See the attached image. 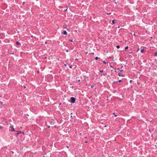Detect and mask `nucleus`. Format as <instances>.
Returning <instances> with one entry per match:
<instances>
[{"instance_id":"nucleus-1","label":"nucleus","mask_w":157,"mask_h":157,"mask_svg":"<svg viewBox=\"0 0 157 157\" xmlns=\"http://www.w3.org/2000/svg\"><path fill=\"white\" fill-rule=\"evenodd\" d=\"M75 98L72 97L71 98L70 102L71 103H73L75 102Z\"/></svg>"},{"instance_id":"nucleus-2","label":"nucleus","mask_w":157,"mask_h":157,"mask_svg":"<svg viewBox=\"0 0 157 157\" xmlns=\"http://www.w3.org/2000/svg\"><path fill=\"white\" fill-rule=\"evenodd\" d=\"M62 34L65 35H67V33L66 31H63L62 32Z\"/></svg>"},{"instance_id":"nucleus-3","label":"nucleus","mask_w":157,"mask_h":157,"mask_svg":"<svg viewBox=\"0 0 157 157\" xmlns=\"http://www.w3.org/2000/svg\"><path fill=\"white\" fill-rule=\"evenodd\" d=\"M10 128H11V131H15V130H14V128H13V125H12L10 127Z\"/></svg>"},{"instance_id":"nucleus-4","label":"nucleus","mask_w":157,"mask_h":157,"mask_svg":"<svg viewBox=\"0 0 157 157\" xmlns=\"http://www.w3.org/2000/svg\"><path fill=\"white\" fill-rule=\"evenodd\" d=\"M16 132H17V133L15 134V135L16 136H17L19 134L21 133V132L20 131H17Z\"/></svg>"},{"instance_id":"nucleus-5","label":"nucleus","mask_w":157,"mask_h":157,"mask_svg":"<svg viewBox=\"0 0 157 157\" xmlns=\"http://www.w3.org/2000/svg\"><path fill=\"white\" fill-rule=\"evenodd\" d=\"M118 76H121V77H124V75H122L121 74V73H119L118 74Z\"/></svg>"},{"instance_id":"nucleus-6","label":"nucleus","mask_w":157,"mask_h":157,"mask_svg":"<svg viewBox=\"0 0 157 157\" xmlns=\"http://www.w3.org/2000/svg\"><path fill=\"white\" fill-rule=\"evenodd\" d=\"M16 44L17 45H21V44L18 41H16Z\"/></svg>"},{"instance_id":"nucleus-7","label":"nucleus","mask_w":157,"mask_h":157,"mask_svg":"<svg viewBox=\"0 0 157 157\" xmlns=\"http://www.w3.org/2000/svg\"><path fill=\"white\" fill-rule=\"evenodd\" d=\"M98 59H100V58H98L97 57H96L95 58V59L96 60H97Z\"/></svg>"},{"instance_id":"nucleus-8","label":"nucleus","mask_w":157,"mask_h":157,"mask_svg":"<svg viewBox=\"0 0 157 157\" xmlns=\"http://www.w3.org/2000/svg\"><path fill=\"white\" fill-rule=\"evenodd\" d=\"M144 49H142L141 51H140V52L141 53H143L144 52Z\"/></svg>"},{"instance_id":"nucleus-9","label":"nucleus","mask_w":157,"mask_h":157,"mask_svg":"<svg viewBox=\"0 0 157 157\" xmlns=\"http://www.w3.org/2000/svg\"><path fill=\"white\" fill-rule=\"evenodd\" d=\"M154 55L155 56H157V52H155Z\"/></svg>"},{"instance_id":"nucleus-10","label":"nucleus","mask_w":157,"mask_h":157,"mask_svg":"<svg viewBox=\"0 0 157 157\" xmlns=\"http://www.w3.org/2000/svg\"><path fill=\"white\" fill-rule=\"evenodd\" d=\"M115 21L114 20H112V22L113 24H114L115 23Z\"/></svg>"},{"instance_id":"nucleus-11","label":"nucleus","mask_w":157,"mask_h":157,"mask_svg":"<svg viewBox=\"0 0 157 157\" xmlns=\"http://www.w3.org/2000/svg\"><path fill=\"white\" fill-rule=\"evenodd\" d=\"M128 46H126V47H125V50H127V49H128Z\"/></svg>"},{"instance_id":"nucleus-12","label":"nucleus","mask_w":157,"mask_h":157,"mask_svg":"<svg viewBox=\"0 0 157 157\" xmlns=\"http://www.w3.org/2000/svg\"><path fill=\"white\" fill-rule=\"evenodd\" d=\"M116 47L117 49H119L120 48V46L119 45H117V46Z\"/></svg>"},{"instance_id":"nucleus-13","label":"nucleus","mask_w":157,"mask_h":157,"mask_svg":"<svg viewBox=\"0 0 157 157\" xmlns=\"http://www.w3.org/2000/svg\"><path fill=\"white\" fill-rule=\"evenodd\" d=\"M67 26L66 25H63V28H65Z\"/></svg>"},{"instance_id":"nucleus-14","label":"nucleus","mask_w":157,"mask_h":157,"mask_svg":"<svg viewBox=\"0 0 157 157\" xmlns=\"http://www.w3.org/2000/svg\"><path fill=\"white\" fill-rule=\"evenodd\" d=\"M103 63L105 64H106V63L105 62V61H103Z\"/></svg>"},{"instance_id":"nucleus-15","label":"nucleus","mask_w":157,"mask_h":157,"mask_svg":"<svg viewBox=\"0 0 157 157\" xmlns=\"http://www.w3.org/2000/svg\"><path fill=\"white\" fill-rule=\"evenodd\" d=\"M0 103L1 104V105H3V102L2 101H0Z\"/></svg>"},{"instance_id":"nucleus-16","label":"nucleus","mask_w":157,"mask_h":157,"mask_svg":"<svg viewBox=\"0 0 157 157\" xmlns=\"http://www.w3.org/2000/svg\"><path fill=\"white\" fill-rule=\"evenodd\" d=\"M113 115H114V116H115V117H117V115H115V113H113Z\"/></svg>"},{"instance_id":"nucleus-17","label":"nucleus","mask_w":157,"mask_h":157,"mask_svg":"<svg viewBox=\"0 0 157 157\" xmlns=\"http://www.w3.org/2000/svg\"><path fill=\"white\" fill-rule=\"evenodd\" d=\"M69 67L70 68H72V65H71V66H69Z\"/></svg>"},{"instance_id":"nucleus-18","label":"nucleus","mask_w":157,"mask_h":157,"mask_svg":"<svg viewBox=\"0 0 157 157\" xmlns=\"http://www.w3.org/2000/svg\"><path fill=\"white\" fill-rule=\"evenodd\" d=\"M103 70H101V71H100V72H103Z\"/></svg>"},{"instance_id":"nucleus-19","label":"nucleus","mask_w":157,"mask_h":157,"mask_svg":"<svg viewBox=\"0 0 157 157\" xmlns=\"http://www.w3.org/2000/svg\"><path fill=\"white\" fill-rule=\"evenodd\" d=\"M69 41H71V42H73V40H72V39H70V40H69Z\"/></svg>"},{"instance_id":"nucleus-20","label":"nucleus","mask_w":157,"mask_h":157,"mask_svg":"<svg viewBox=\"0 0 157 157\" xmlns=\"http://www.w3.org/2000/svg\"><path fill=\"white\" fill-rule=\"evenodd\" d=\"M123 70H120V72H123Z\"/></svg>"},{"instance_id":"nucleus-21","label":"nucleus","mask_w":157,"mask_h":157,"mask_svg":"<svg viewBox=\"0 0 157 157\" xmlns=\"http://www.w3.org/2000/svg\"><path fill=\"white\" fill-rule=\"evenodd\" d=\"M121 81H122V80H119L118 81V82H121Z\"/></svg>"},{"instance_id":"nucleus-22","label":"nucleus","mask_w":157,"mask_h":157,"mask_svg":"<svg viewBox=\"0 0 157 157\" xmlns=\"http://www.w3.org/2000/svg\"><path fill=\"white\" fill-rule=\"evenodd\" d=\"M94 87V85H91V88H93Z\"/></svg>"},{"instance_id":"nucleus-23","label":"nucleus","mask_w":157,"mask_h":157,"mask_svg":"<svg viewBox=\"0 0 157 157\" xmlns=\"http://www.w3.org/2000/svg\"><path fill=\"white\" fill-rule=\"evenodd\" d=\"M139 50H140V49H139V48H138L137 49V52H138L139 51Z\"/></svg>"},{"instance_id":"nucleus-24","label":"nucleus","mask_w":157,"mask_h":157,"mask_svg":"<svg viewBox=\"0 0 157 157\" xmlns=\"http://www.w3.org/2000/svg\"><path fill=\"white\" fill-rule=\"evenodd\" d=\"M110 13H107V14L108 15H110Z\"/></svg>"},{"instance_id":"nucleus-25","label":"nucleus","mask_w":157,"mask_h":157,"mask_svg":"<svg viewBox=\"0 0 157 157\" xmlns=\"http://www.w3.org/2000/svg\"><path fill=\"white\" fill-rule=\"evenodd\" d=\"M2 127L1 126H0V129H2Z\"/></svg>"},{"instance_id":"nucleus-26","label":"nucleus","mask_w":157,"mask_h":157,"mask_svg":"<svg viewBox=\"0 0 157 157\" xmlns=\"http://www.w3.org/2000/svg\"><path fill=\"white\" fill-rule=\"evenodd\" d=\"M132 81V80H130V83H131Z\"/></svg>"},{"instance_id":"nucleus-27","label":"nucleus","mask_w":157,"mask_h":157,"mask_svg":"<svg viewBox=\"0 0 157 157\" xmlns=\"http://www.w3.org/2000/svg\"><path fill=\"white\" fill-rule=\"evenodd\" d=\"M21 133H22L23 134H24V132H21Z\"/></svg>"},{"instance_id":"nucleus-28","label":"nucleus","mask_w":157,"mask_h":157,"mask_svg":"<svg viewBox=\"0 0 157 157\" xmlns=\"http://www.w3.org/2000/svg\"><path fill=\"white\" fill-rule=\"evenodd\" d=\"M137 83L138 84H140V83L138 82H137Z\"/></svg>"},{"instance_id":"nucleus-29","label":"nucleus","mask_w":157,"mask_h":157,"mask_svg":"<svg viewBox=\"0 0 157 157\" xmlns=\"http://www.w3.org/2000/svg\"><path fill=\"white\" fill-rule=\"evenodd\" d=\"M23 87H24V88H26V86H23Z\"/></svg>"},{"instance_id":"nucleus-30","label":"nucleus","mask_w":157,"mask_h":157,"mask_svg":"<svg viewBox=\"0 0 157 157\" xmlns=\"http://www.w3.org/2000/svg\"><path fill=\"white\" fill-rule=\"evenodd\" d=\"M25 3V2H23V5H24Z\"/></svg>"},{"instance_id":"nucleus-31","label":"nucleus","mask_w":157,"mask_h":157,"mask_svg":"<svg viewBox=\"0 0 157 157\" xmlns=\"http://www.w3.org/2000/svg\"><path fill=\"white\" fill-rule=\"evenodd\" d=\"M88 142L86 141H85V143H87Z\"/></svg>"},{"instance_id":"nucleus-32","label":"nucleus","mask_w":157,"mask_h":157,"mask_svg":"<svg viewBox=\"0 0 157 157\" xmlns=\"http://www.w3.org/2000/svg\"><path fill=\"white\" fill-rule=\"evenodd\" d=\"M78 81L79 82H80V80H78Z\"/></svg>"},{"instance_id":"nucleus-33","label":"nucleus","mask_w":157,"mask_h":157,"mask_svg":"<svg viewBox=\"0 0 157 157\" xmlns=\"http://www.w3.org/2000/svg\"><path fill=\"white\" fill-rule=\"evenodd\" d=\"M123 67V66H122V67H121V68H122V67Z\"/></svg>"},{"instance_id":"nucleus-34","label":"nucleus","mask_w":157,"mask_h":157,"mask_svg":"<svg viewBox=\"0 0 157 157\" xmlns=\"http://www.w3.org/2000/svg\"><path fill=\"white\" fill-rule=\"evenodd\" d=\"M50 126H48V128H50Z\"/></svg>"},{"instance_id":"nucleus-35","label":"nucleus","mask_w":157,"mask_h":157,"mask_svg":"<svg viewBox=\"0 0 157 157\" xmlns=\"http://www.w3.org/2000/svg\"><path fill=\"white\" fill-rule=\"evenodd\" d=\"M67 148H69L68 146H67Z\"/></svg>"},{"instance_id":"nucleus-36","label":"nucleus","mask_w":157,"mask_h":157,"mask_svg":"<svg viewBox=\"0 0 157 157\" xmlns=\"http://www.w3.org/2000/svg\"><path fill=\"white\" fill-rule=\"evenodd\" d=\"M117 69H118V70H120L119 68H118Z\"/></svg>"},{"instance_id":"nucleus-37","label":"nucleus","mask_w":157,"mask_h":157,"mask_svg":"<svg viewBox=\"0 0 157 157\" xmlns=\"http://www.w3.org/2000/svg\"><path fill=\"white\" fill-rule=\"evenodd\" d=\"M66 10H67V9L65 10H64V11H66Z\"/></svg>"},{"instance_id":"nucleus-38","label":"nucleus","mask_w":157,"mask_h":157,"mask_svg":"<svg viewBox=\"0 0 157 157\" xmlns=\"http://www.w3.org/2000/svg\"><path fill=\"white\" fill-rule=\"evenodd\" d=\"M11 54H14V53H11Z\"/></svg>"},{"instance_id":"nucleus-39","label":"nucleus","mask_w":157,"mask_h":157,"mask_svg":"<svg viewBox=\"0 0 157 157\" xmlns=\"http://www.w3.org/2000/svg\"><path fill=\"white\" fill-rule=\"evenodd\" d=\"M64 65H65V66H66V64H64Z\"/></svg>"},{"instance_id":"nucleus-40","label":"nucleus","mask_w":157,"mask_h":157,"mask_svg":"<svg viewBox=\"0 0 157 157\" xmlns=\"http://www.w3.org/2000/svg\"><path fill=\"white\" fill-rule=\"evenodd\" d=\"M130 54H132V52H131L130 53Z\"/></svg>"}]
</instances>
